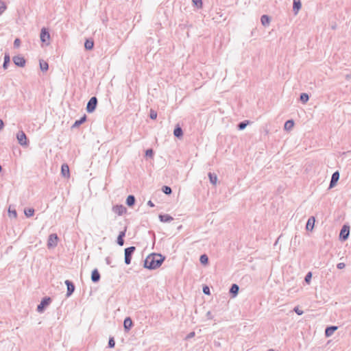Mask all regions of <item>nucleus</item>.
Here are the masks:
<instances>
[{
  "mask_svg": "<svg viewBox=\"0 0 351 351\" xmlns=\"http://www.w3.org/2000/svg\"><path fill=\"white\" fill-rule=\"evenodd\" d=\"M115 346V341L113 337H110L108 341V347L110 348H114Z\"/></svg>",
  "mask_w": 351,
  "mask_h": 351,
  "instance_id": "40",
  "label": "nucleus"
},
{
  "mask_svg": "<svg viewBox=\"0 0 351 351\" xmlns=\"http://www.w3.org/2000/svg\"><path fill=\"white\" fill-rule=\"evenodd\" d=\"M84 47L86 50H91L94 47V41L92 39H86L84 43Z\"/></svg>",
  "mask_w": 351,
  "mask_h": 351,
  "instance_id": "24",
  "label": "nucleus"
},
{
  "mask_svg": "<svg viewBox=\"0 0 351 351\" xmlns=\"http://www.w3.org/2000/svg\"><path fill=\"white\" fill-rule=\"evenodd\" d=\"M293 311L297 313L298 315H301L303 314V311L300 310L298 306L295 307Z\"/></svg>",
  "mask_w": 351,
  "mask_h": 351,
  "instance_id": "45",
  "label": "nucleus"
},
{
  "mask_svg": "<svg viewBox=\"0 0 351 351\" xmlns=\"http://www.w3.org/2000/svg\"><path fill=\"white\" fill-rule=\"evenodd\" d=\"M58 236L56 234H51L49 235L48 241H47V245L49 247H54L57 245L58 243Z\"/></svg>",
  "mask_w": 351,
  "mask_h": 351,
  "instance_id": "10",
  "label": "nucleus"
},
{
  "mask_svg": "<svg viewBox=\"0 0 351 351\" xmlns=\"http://www.w3.org/2000/svg\"><path fill=\"white\" fill-rule=\"evenodd\" d=\"M239 290V286L237 284H232L230 289V293L232 294V297H235L238 294Z\"/></svg>",
  "mask_w": 351,
  "mask_h": 351,
  "instance_id": "20",
  "label": "nucleus"
},
{
  "mask_svg": "<svg viewBox=\"0 0 351 351\" xmlns=\"http://www.w3.org/2000/svg\"><path fill=\"white\" fill-rule=\"evenodd\" d=\"M51 302L50 297H45L42 299L40 303L37 306V311L38 313L44 312L46 307H47Z\"/></svg>",
  "mask_w": 351,
  "mask_h": 351,
  "instance_id": "2",
  "label": "nucleus"
},
{
  "mask_svg": "<svg viewBox=\"0 0 351 351\" xmlns=\"http://www.w3.org/2000/svg\"><path fill=\"white\" fill-rule=\"evenodd\" d=\"M10 62V55H9V53H5V56H4V61H3V68L4 69H8Z\"/></svg>",
  "mask_w": 351,
  "mask_h": 351,
  "instance_id": "26",
  "label": "nucleus"
},
{
  "mask_svg": "<svg viewBox=\"0 0 351 351\" xmlns=\"http://www.w3.org/2000/svg\"><path fill=\"white\" fill-rule=\"evenodd\" d=\"M345 267H346V265L343 263H339L337 265V267L339 269H343Z\"/></svg>",
  "mask_w": 351,
  "mask_h": 351,
  "instance_id": "46",
  "label": "nucleus"
},
{
  "mask_svg": "<svg viewBox=\"0 0 351 351\" xmlns=\"http://www.w3.org/2000/svg\"><path fill=\"white\" fill-rule=\"evenodd\" d=\"M112 210L118 215H122L126 212V208L123 205H116L112 207Z\"/></svg>",
  "mask_w": 351,
  "mask_h": 351,
  "instance_id": "12",
  "label": "nucleus"
},
{
  "mask_svg": "<svg viewBox=\"0 0 351 351\" xmlns=\"http://www.w3.org/2000/svg\"><path fill=\"white\" fill-rule=\"evenodd\" d=\"M133 323L130 317H126L123 322V327L126 332L129 331L132 327Z\"/></svg>",
  "mask_w": 351,
  "mask_h": 351,
  "instance_id": "14",
  "label": "nucleus"
},
{
  "mask_svg": "<svg viewBox=\"0 0 351 351\" xmlns=\"http://www.w3.org/2000/svg\"><path fill=\"white\" fill-rule=\"evenodd\" d=\"M203 293L205 295H210V289H209V287L208 286H204L203 287Z\"/></svg>",
  "mask_w": 351,
  "mask_h": 351,
  "instance_id": "44",
  "label": "nucleus"
},
{
  "mask_svg": "<svg viewBox=\"0 0 351 351\" xmlns=\"http://www.w3.org/2000/svg\"><path fill=\"white\" fill-rule=\"evenodd\" d=\"M165 258V256L160 254H151L144 261V267L149 269H157L162 265Z\"/></svg>",
  "mask_w": 351,
  "mask_h": 351,
  "instance_id": "1",
  "label": "nucleus"
},
{
  "mask_svg": "<svg viewBox=\"0 0 351 351\" xmlns=\"http://www.w3.org/2000/svg\"><path fill=\"white\" fill-rule=\"evenodd\" d=\"M193 5L197 8H201L202 7V0H192Z\"/></svg>",
  "mask_w": 351,
  "mask_h": 351,
  "instance_id": "35",
  "label": "nucleus"
},
{
  "mask_svg": "<svg viewBox=\"0 0 351 351\" xmlns=\"http://www.w3.org/2000/svg\"><path fill=\"white\" fill-rule=\"evenodd\" d=\"M100 278H101V276H100V274H99L98 269H93L91 273V280L95 283V282H99Z\"/></svg>",
  "mask_w": 351,
  "mask_h": 351,
  "instance_id": "13",
  "label": "nucleus"
},
{
  "mask_svg": "<svg viewBox=\"0 0 351 351\" xmlns=\"http://www.w3.org/2000/svg\"><path fill=\"white\" fill-rule=\"evenodd\" d=\"M125 231H126V230L125 229L123 231L120 232L118 237H121L123 238L125 235Z\"/></svg>",
  "mask_w": 351,
  "mask_h": 351,
  "instance_id": "47",
  "label": "nucleus"
},
{
  "mask_svg": "<svg viewBox=\"0 0 351 351\" xmlns=\"http://www.w3.org/2000/svg\"><path fill=\"white\" fill-rule=\"evenodd\" d=\"M6 6L3 2H0V15L5 10Z\"/></svg>",
  "mask_w": 351,
  "mask_h": 351,
  "instance_id": "41",
  "label": "nucleus"
},
{
  "mask_svg": "<svg viewBox=\"0 0 351 351\" xmlns=\"http://www.w3.org/2000/svg\"><path fill=\"white\" fill-rule=\"evenodd\" d=\"M210 312H208V316H210Z\"/></svg>",
  "mask_w": 351,
  "mask_h": 351,
  "instance_id": "53",
  "label": "nucleus"
},
{
  "mask_svg": "<svg viewBox=\"0 0 351 351\" xmlns=\"http://www.w3.org/2000/svg\"><path fill=\"white\" fill-rule=\"evenodd\" d=\"M40 68L42 71H47L49 69V64L47 62L40 60Z\"/></svg>",
  "mask_w": 351,
  "mask_h": 351,
  "instance_id": "28",
  "label": "nucleus"
},
{
  "mask_svg": "<svg viewBox=\"0 0 351 351\" xmlns=\"http://www.w3.org/2000/svg\"><path fill=\"white\" fill-rule=\"evenodd\" d=\"M34 214V209L33 208H28L25 210V215L27 217H30L33 216Z\"/></svg>",
  "mask_w": 351,
  "mask_h": 351,
  "instance_id": "34",
  "label": "nucleus"
},
{
  "mask_svg": "<svg viewBox=\"0 0 351 351\" xmlns=\"http://www.w3.org/2000/svg\"><path fill=\"white\" fill-rule=\"evenodd\" d=\"M159 219H160V221L162 222H171V221L173 220V218L167 214H164V215L160 214L159 215Z\"/></svg>",
  "mask_w": 351,
  "mask_h": 351,
  "instance_id": "18",
  "label": "nucleus"
},
{
  "mask_svg": "<svg viewBox=\"0 0 351 351\" xmlns=\"http://www.w3.org/2000/svg\"><path fill=\"white\" fill-rule=\"evenodd\" d=\"M210 312H208V316H210Z\"/></svg>",
  "mask_w": 351,
  "mask_h": 351,
  "instance_id": "54",
  "label": "nucleus"
},
{
  "mask_svg": "<svg viewBox=\"0 0 351 351\" xmlns=\"http://www.w3.org/2000/svg\"><path fill=\"white\" fill-rule=\"evenodd\" d=\"M97 105V99L96 97H92L87 103L86 111L88 113L93 112Z\"/></svg>",
  "mask_w": 351,
  "mask_h": 351,
  "instance_id": "4",
  "label": "nucleus"
},
{
  "mask_svg": "<svg viewBox=\"0 0 351 351\" xmlns=\"http://www.w3.org/2000/svg\"><path fill=\"white\" fill-rule=\"evenodd\" d=\"M162 191L166 195H171L172 193V189L170 186H163L162 187Z\"/></svg>",
  "mask_w": 351,
  "mask_h": 351,
  "instance_id": "33",
  "label": "nucleus"
},
{
  "mask_svg": "<svg viewBox=\"0 0 351 351\" xmlns=\"http://www.w3.org/2000/svg\"><path fill=\"white\" fill-rule=\"evenodd\" d=\"M8 213H9V216L10 217L16 218L17 217V213H16V210H11L10 207L8 209Z\"/></svg>",
  "mask_w": 351,
  "mask_h": 351,
  "instance_id": "36",
  "label": "nucleus"
},
{
  "mask_svg": "<svg viewBox=\"0 0 351 351\" xmlns=\"http://www.w3.org/2000/svg\"><path fill=\"white\" fill-rule=\"evenodd\" d=\"M208 178H209V180L211 184H213V185H216L217 184V176L215 173H208Z\"/></svg>",
  "mask_w": 351,
  "mask_h": 351,
  "instance_id": "27",
  "label": "nucleus"
},
{
  "mask_svg": "<svg viewBox=\"0 0 351 351\" xmlns=\"http://www.w3.org/2000/svg\"><path fill=\"white\" fill-rule=\"evenodd\" d=\"M268 351H274V350H272V349H270V350H269Z\"/></svg>",
  "mask_w": 351,
  "mask_h": 351,
  "instance_id": "55",
  "label": "nucleus"
},
{
  "mask_svg": "<svg viewBox=\"0 0 351 351\" xmlns=\"http://www.w3.org/2000/svg\"><path fill=\"white\" fill-rule=\"evenodd\" d=\"M350 234V227L347 225H343L339 234V239L345 241L348 239Z\"/></svg>",
  "mask_w": 351,
  "mask_h": 351,
  "instance_id": "5",
  "label": "nucleus"
},
{
  "mask_svg": "<svg viewBox=\"0 0 351 351\" xmlns=\"http://www.w3.org/2000/svg\"><path fill=\"white\" fill-rule=\"evenodd\" d=\"M271 19L268 15L263 14L261 18V24L266 27L268 26L270 23Z\"/></svg>",
  "mask_w": 351,
  "mask_h": 351,
  "instance_id": "19",
  "label": "nucleus"
},
{
  "mask_svg": "<svg viewBox=\"0 0 351 351\" xmlns=\"http://www.w3.org/2000/svg\"><path fill=\"white\" fill-rule=\"evenodd\" d=\"M337 329V326H328L325 330V335L326 337L331 336L334 332Z\"/></svg>",
  "mask_w": 351,
  "mask_h": 351,
  "instance_id": "22",
  "label": "nucleus"
},
{
  "mask_svg": "<svg viewBox=\"0 0 351 351\" xmlns=\"http://www.w3.org/2000/svg\"><path fill=\"white\" fill-rule=\"evenodd\" d=\"M173 134L177 138H180L183 136L182 129L178 125L173 130Z\"/></svg>",
  "mask_w": 351,
  "mask_h": 351,
  "instance_id": "25",
  "label": "nucleus"
},
{
  "mask_svg": "<svg viewBox=\"0 0 351 351\" xmlns=\"http://www.w3.org/2000/svg\"><path fill=\"white\" fill-rule=\"evenodd\" d=\"M149 117L150 119L154 120L157 118V112L156 111H155L153 109H151L150 110V112H149Z\"/></svg>",
  "mask_w": 351,
  "mask_h": 351,
  "instance_id": "37",
  "label": "nucleus"
},
{
  "mask_svg": "<svg viewBox=\"0 0 351 351\" xmlns=\"http://www.w3.org/2000/svg\"><path fill=\"white\" fill-rule=\"evenodd\" d=\"M21 40L19 38H16L14 41V47L15 48H18L20 47Z\"/></svg>",
  "mask_w": 351,
  "mask_h": 351,
  "instance_id": "43",
  "label": "nucleus"
},
{
  "mask_svg": "<svg viewBox=\"0 0 351 351\" xmlns=\"http://www.w3.org/2000/svg\"><path fill=\"white\" fill-rule=\"evenodd\" d=\"M1 170H2V167H1V165H0V172L1 171Z\"/></svg>",
  "mask_w": 351,
  "mask_h": 351,
  "instance_id": "52",
  "label": "nucleus"
},
{
  "mask_svg": "<svg viewBox=\"0 0 351 351\" xmlns=\"http://www.w3.org/2000/svg\"><path fill=\"white\" fill-rule=\"evenodd\" d=\"M105 261H106V263L107 265H111V260H110V257H106Z\"/></svg>",
  "mask_w": 351,
  "mask_h": 351,
  "instance_id": "48",
  "label": "nucleus"
},
{
  "mask_svg": "<svg viewBox=\"0 0 351 351\" xmlns=\"http://www.w3.org/2000/svg\"><path fill=\"white\" fill-rule=\"evenodd\" d=\"M315 222V219L314 217H310L307 221L306 225V230L312 231L314 228Z\"/></svg>",
  "mask_w": 351,
  "mask_h": 351,
  "instance_id": "15",
  "label": "nucleus"
},
{
  "mask_svg": "<svg viewBox=\"0 0 351 351\" xmlns=\"http://www.w3.org/2000/svg\"><path fill=\"white\" fill-rule=\"evenodd\" d=\"M136 199L135 197L133 195H130L127 197L126 199V204L131 207L133 206L135 204Z\"/></svg>",
  "mask_w": 351,
  "mask_h": 351,
  "instance_id": "23",
  "label": "nucleus"
},
{
  "mask_svg": "<svg viewBox=\"0 0 351 351\" xmlns=\"http://www.w3.org/2000/svg\"><path fill=\"white\" fill-rule=\"evenodd\" d=\"M145 156L149 158H152L154 156V151L152 149H148L145 152Z\"/></svg>",
  "mask_w": 351,
  "mask_h": 351,
  "instance_id": "38",
  "label": "nucleus"
},
{
  "mask_svg": "<svg viewBox=\"0 0 351 351\" xmlns=\"http://www.w3.org/2000/svg\"><path fill=\"white\" fill-rule=\"evenodd\" d=\"M339 172L338 171H335L331 177V180L330 182L329 189L333 188L337 183L339 180Z\"/></svg>",
  "mask_w": 351,
  "mask_h": 351,
  "instance_id": "9",
  "label": "nucleus"
},
{
  "mask_svg": "<svg viewBox=\"0 0 351 351\" xmlns=\"http://www.w3.org/2000/svg\"><path fill=\"white\" fill-rule=\"evenodd\" d=\"M16 138L21 145H27V138L23 131H19L16 134Z\"/></svg>",
  "mask_w": 351,
  "mask_h": 351,
  "instance_id": "6",
  "label": "nucleus"
},
{
  "mask_svg": "<svg viewBox=\"0 0 351 351\" xmlns=\"http://www.w3.org/2000/svg\"><path fill=\"white\" fill-rule=\"evenodd\" d=\"M12 60L15 65L23 67L25 65V59L21 56H15L13 57Z\"/></svg>",
  "mask_w": 351,
  "mask_h": 351,
  "instance_id": "7",
  "label": "nucleus"
},
{
  "mask_svg": "<svg viewBox=\"0 0 351 351\" xmlns=\"http://www.w3.org/2000/svg\"><path fill=\"white\" fill-rule=\"evenodd\" d=\"M61 174L65 178H69L70 175L69 167L67 164H63L61 167Z\"/></svg>",
  "mask_w": 351,
  "mask_h": 351,
  "instance_id": "16",
  "label": "nucleus"
},
{
  "mask_svg": "<svg viewBox=\"0 0 351 351\" xmlns=\"http://www.w3.org/2000/svg\"><path fill=\"white\" fill-rule=\"evenodd\" d=\"M302 7V3L300 0H293V10L295 12V14H298V11L300 10Z\"/></svg>",
  "mask_w": 351,
  "mask_h": 351,
  "instance_id": "17",
  "label": "nucleus"
},
{
  "mask_svg": "<svg viewBox=\"0 0 351 351\" xmlns=\"http://www.w3.org/2000/svg\"><path fill=\"white\" fill-rule=\"evenodd\" d=\"M117 242L119 245L122 246L124 244V239L123 237H118Z\"/></svg>",
  "mask_w": 351,
  "mask_h": 351,
  "instance_id": "42",
  "label": "nucleus"
},
{
  "mask_svg": "<svg viewBox=\"0 0 351 351\" xmlns=\"http://www.w3.org/2000/svg\"><path fill=\"white\" fill-rule=\"evenodd\" d=\"M248 123H249L248 121H245L240 122L237 125V128H238V129L239 130H244L246 128V126L247 125Z\"/></svg>",
  "mask_w": 351,
  "mask_h": 351,
  "instance_id": "32",
  "label": "nucleus"
},
{
  "mask_svg": "<svg viewBox=\"0 0 351 351\" xmlns=\"http://www.w3.org/2000/svg\"><path fill=\"white\" fill-rule=\"evenodd\" d=\"M300 99L303 104H305L308 101L309 96L307 93H301L300 96Z\"/></svg>",
  "mask_w": 351,
  "mask_h": 351,
  "instance_id": "30",
  "label": "nucleus"
},
{
  "mask_svg": "<svg viewBox=\"0 0 351 351\" xmlns=\"http://www.w3.org/2000/svg\"><path fill=\"white\" fill-rule=\"evenodd\" d=\"M4 123L2 119H0V130L3 128Z\"/></svg>",
  "mask_w": 351,
  "mask_h": 351,
  "instance_id": "50",
  "label": "nucleus"
},
{
  "mask_svg": "<svg viewBox=\"0 0 351 351\" xmlns=\"http://www.w3.org/2000/svg\"><path fill=\"white\" fill-rule=\"evenodd\" d=\"M294 125V122L293 120H288L285 123V130H290Z\"/></svg>",
  "mask_w": 351,
  "mask_h": 351,
  "instance_id": "29",
  "label": "nucleus"
},
{
  "mask_svg": "<svg viewBox=\"0 0 351 351\" xmlns=\"http://www.w3.org/2000/svg\"><path fill=\"white\" fill-rule=\"evenodd\" d=\"M135 250L136 247L134 246H130L125 249L124 261L126 265L131 263L132 256Z\"/></svg>",
  "mask_w": 351,
  "mask_h": 351,
  "instance_id": "3",
  "label": "nucleus"
},
{
  "mask_svg": "<svg viewBox=\"0 0 351 351\" xmlns=\"http://www.w3.org/2000/svg\"><path fill=\"white\" fill-rule=\"evenodd\" d=\"M40 37L41 42L43 43H45L47 41H49V40L50 39V34L46 28H42Z\"/></svg>",
  "mask_w": 351,
  "mask_h": 351,
  "instance_id": "8",
  "label": "nucleus"
},
{
  "mask_svg": "<svg viewBox=\"0 0 351 351\" xmlns=\"http://www.w3.org/2000/svg\"><path fill=\"white\" fill-rule=\"evenodd\" d=\"M147 205L151 206V207H154V203L151 200L148 201Z\"/></svg>",
  "mask_w": 351,
  "mask_h": 351,
  "instance_id": "51",
  "label": "nucleus"
},
{
  "mask_svg": "<svg viewBox=\"0 0 351 351\" xmlns=\"http://www.w3.org/2000/svg\"><path fill=\"white\" fill-rule=\"evenodd\" d=\"M199 261L202 265H206L208 263V257L206 254H202L200 256Z\"/></svg>",
  "mask_w": 351,
  "mask_h": 351,
  "instance_id": "31",
  "label": "nucleus"
},
{
  "mask_svg": "<svg viewBox=\"0 0 351 351\" xmlns=\"http://www.w3.org/2000/svg\"><path fill=\"white\" fill-rule=\"evenodd\" d=\"M194 336H195V332H190V333L187 335L186 338H187V339H190V338L193 337Z\"/></svg>",
  "mask_w": 351,
  "mask_h": 351,
  "instance_id": "49",
  "label": "nucleus"
},
{
  "mask_svg": "<svg viewBox=\"0 0 351 351\" xmlns=\"http://www.w3.org/2000/svg\"><path fill=\"white\" fill-rule=\"evenodd\" d=\"M65 285L67 287L66 297H69L73 294V293L75 291V285L71 281L69 280H66L65 281Z\"/></svg>",
  "mask_w": 351,
  "mask_h": 351,
  "instance_id": "11",
  "label": "nucleus"
},
{
  "mask_svg": "<svg viewBox=\"0 0 351 351\" xmlns=\"http://www.w3.org/2000/svg\"><path fill=\"white\" fill-rule=\"evenodd\" d=\"M311 278H312V274L311 272H308L307 273V274L306 275L305 278H304V280L306 283L309 284L310 282H311Z\"/></svg>",
  "mask_w": 351,
  "mask_h": 351,
  "instance_id": "39",
  "label": "nucleus"
},
{
  "mask_svg": "<svg viewBox=\"0 0 351 351\" xmlns=\"http://www.w3.org/2000/svg\"><path fill=\"white\" fill-rule=\"evenodd\" d=\"M86 120V115L84 114L82 117L79 120H76L72 125V128H77L83 123H84Z\"/></svg>",
  "mask_w": 351,
  "mask_h": 351,
  "instance_id": "21",
  "label": "nucleus"
}]
</instances>
